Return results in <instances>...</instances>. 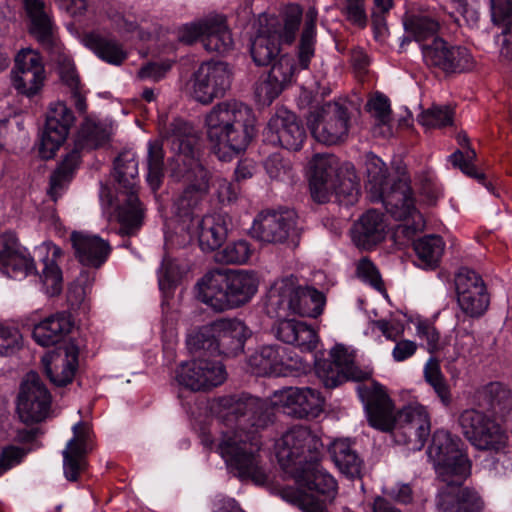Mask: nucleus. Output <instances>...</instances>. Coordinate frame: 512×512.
Returning <instances> with one entry per match:
<instances>
[{
  "label": "nucleus",
  "mask_w": 512,
  "mask_h": 512,
  "mask_svg": "<svg viewBox=\"0 0 512 512\" xmlns=\"http://www.w3.org/2000/svg\"><path fill=\"white\" fill-rule=\"evenodd\" d=\"M300 292L301 285L297 277L288 275L276 279L267 293V314L275 318L294 316Z\"/></svg>",
  "instance_id": "obj_24"
},
{
  "label": "nucleus",
  "mask_w": 512,
  "mask_h": 512,
  "mask_svg": "<svg viewBox=\"0 0 512 512\" xmlns=\"http://www.w3.org/2000/svg\"><path fill=\"white\" fill-rule=\"evenodd\" d=\"M167 140L175 153L172 176L184 181L186 187L173 204L177 221L175 237L166 236V239L178 246H185L197 239L203 251H214L226 240L231 219L224 213L200 217L201 205L209 189V174L199 161L196 149L198 137L189 123L176 120L172 123Z\"/></svg>",
  "instance_id": "obj_2"
},
{
  "label": "nucleus",
  "mask_w": 512,
  "mask_h": 512,
  "mask_svg": "<svg viewBox=\"0 0 512 512\" xmlns=\"http://www.w3.org/2000/svg\"><path fill=\"white\" fill-rule=\"evenodd\" d=\"M278 82L272 80L268 74L265 79L259 81L255 88L257 101L263 105H270L283 91Z\"/></svg>",
  "instance_id": "obj_62"
},
{
  "label": "nucleus",
  "mask_w": 512,
  "mask_h": 512,
  "mask_svg": "<svg viewBox=\"0 0 512 512\" xmlns=\"http://www.w3.org/2000/svg\"><path fill=\"white\" fill-rule=\"evenodd\" d=\"M5 237L6 242L0 250V274L22 280L36 271L34 260L27 250L18 244L13 233Z\"/></svg>",
  "instance_id": "obj_28"
},
{
  "label": "nucleus",
  "mask_w": 512,
  "mask_h": 512,
  "mask_svg": "<svg viewBox=\"0 0 512 512\" xmlns=\"http://www.w3.org/2000/svg\"><path fill=\"white\" fill-rule=\"evenodd\" d=\"M317 376L328 388H335L345 381H363L371 376V371L361 369L354 363V356L343 345H335L330 351V359H315Z\"/></svg>",
  "instance_id": "obj_15"
},
{
  "label": "nucleus",
  "mask_w": 512,
  "mask_h": 512,
  "mask_svg": "<svg viewBox=\"0 0 512 512\" xmlns=\"http://www.w3.org/2000/svg\"><path fill=\"white\" fill-rule=\"evenodd\" d=\"M266 140L278 144L287 150L297 151L305 138V130L294 113L278 109L268 122L265 132Z\"/></svg>",
  "instance_id": "obj_23"
},
{
  "label": "nucleus",
  "mask_w": 512,
  "mask_h": 512,
  "mask_svg": "<svg viewBox=\"0 0 512 512\" xmlns=\"http://www.w3.org/2000/svg\"><path fill=\"white\" fill-rule=\"evenodd\" d=\"M291 477L300 487L315 491L323 497L319 500L312 495H298L295 503L302 512H328L327 503H331L337 495V482L317 460L300 470H294Z\"/></svg>",
  "instance_id": "obj_12"
},
{
  "label": "nucleus",
  "mask_w": 512,
  "mask_h": 512,
  "mask_svg": "<svg viewBox=\"0 0 512 512\" xmlns=\"http://www.w3.org/2000/svg\"><path fill=\"white\" fill-rule=\"evenodd\" d=\"M52 53L57 54L55 61L58 63L59 75L61 81L68 87L73 100L74 106L79 113H85L87 110V103L85 95L83 94L79 75L75 69L72 59L62 52L60 44L57 42V47L48 46Z\"/></svg>",
  "instance_id": "obj_36"
},
{
  "label": "nucleus",
  "mask_w": 512,
  "mask_h": 512,
  "mask_svg": "<svg viewBox=\"0 0 512 512\" xmlns=\"http://www.w3.org/2000/svg\"><path fill=\"white\" fill-rule=\"evenodd\" d=\"M318 11L315 7H309L304 14V27L301 33L299 45V66L301 69H307L314 56L316 42V22Z\"/></svg>",
  "instance_id": "obj_44"
},
{
  "label": "nucleus",
  "mask_w": 512,
  "mask_h": 512,
  "mask_svg": "<svg viewBox=\"0 0 512 512\" xmlns=\"http://www.w3.org/2000/svg\"><path fill=\"white\" fill-rule=\"evenodd\" d=\"M213 337L216 353L236 354L243 350L250 330L245 323L236 318H222L213 322Z\"/></svg>",
  "instance_id": "obj_30"
},
{
  "label": "nucleus",
  "mask_w": 512,
  "mask_h": 512,
  "mask_svg": "<svg viewBox=\"0 0 512 512\" xmlns=\"http://www.w3.org/2000/svg\"><path fill=\"white\" fill-rule=\"evenodd\" d=\"M459 425L464 437L477 450L503 453L508 447L506 430L479 410H464L459 416Z\"/></svg>",
  "instance_id": "obj_11"
},
{
  "label": "nucleus",
  "mask_w": 512,
  "mask_h": 512,
  "mask_svg": "<svg viewBox=\"0 0 512 512\" xmlns=\"http://www.w3.org/2000/svg\"><path fill=\"white\" fill-rule=\"evenodd\" d=\"M386 227L383 214L369 210L354 224L353 242L362 249H371L384 240Z\"/></svg>",
  "instance_id": "obj_35"
},
{
  "label": "nucleus",
  "mask_w": 512,
  "mask_h": 512,
  "mask_svg": "<svg viewBox=\"0 0 512 512\" xmlns=\"http://www.w3.org/2000/svg\"><path fill=\"white\" fill-rule=\"evenodd\" d=\"M303 10L298 4H288L280 16L261 14L251 43V56L259 66H265L279 55L282 45H291L299 30Z\"/></svg>",
  "instance_id": "obj_6"
},
{
  "label": "nucleus",
  "mask_w": 512,
  "mask_h": 512,
  "mask_svg": "<svg viewBox=\"0 0 512 512\" xmlns=\"http://www.w3.org/2000/svg\"><path fill=\"white\" fill-rule=\"evenodd\" d=\"M35 252L44 265L40 278L45 293L49 296L58 295L63 288L62 271L57 264L62 250L52 242H43L36 247Z\"/></svg>",
  "instance_id": "obj_34"
},
{
  "label": "nucleus",
  "mask_w": 512,
  "mask_h": 512,
  "mask_svg": "<svg viewBox=\"0 0 512 512\" xmlns=\"http://www.w3.org/2000/svg\"><path fill=\"white\" fill-rule=\"evenodd\" d=\"M366 108L378 125L386 126L391 121V108L389 99L376 93L367 102Z\"/></svg>",
  "instance_id": "obj_57"
},
{
  "label": "nucleus",
  "mask_w": 512,
  "mask_h": 512,
  "mask_svg": "<svg viewBox=\"0 0 512 512\" xmlns=\"http://www.w3.org/2000/svg\"><path fill=\"white\" fill-rule=\"evenodd\" d=\"M255 126V116L246 104L223 101L205 115V128L213 152L222 161H229L249 145Z\"/></svg>",
  "instance_id": "obj_4"
},
{
  "label": "nucleus",
  "mask_w": 512,
  "mask_h": 512,
  "mask_svg": "<svg viewBox=\"0 0 512 512\" xmlns=\"http://www.w3.org/2000/svg\"><path fill=\"white\" fill-rule=\"evenodd\" d=\"M213 322L198 328L191 329L186 337V345L192 354L208 352L216 353L215 339L213 337Z\"/></svg>",
  "instance_id": "obj_49"
},
{
  "label": "nucleus",
  "mask_w": 512,
  "mask_h": 512,
  "mask_svg": "<svg viewBox=\"0 0 512 512\" xmlns=\"http://www.w3.org/2000/svg\"><path fill=\"white\" fill-rule=\"evenodd\" d=\"M357 390L371 427L382 432L393 431L395 442L408 446L411 451L424 447L431 432L430 416L425 406L411 403L395 415L394 404L381 384L360 385Z\"/></svg>",
  "instance_id": "obj_3"
},
{
  "label": "nucleus",
  "mask_w": 512,
  "mask_h": 512,
  "mask_svg": "<svg viewBox=\"0 0 512 512\" xmlns=\"http://www.w3.org/2000/svg\"><path fill=\"white\" fill-rule=\"evenodd\" d=\"M227 373L219 360L198 357L183 362L176 370L179 385L192 391H207L224 383Z\"/></svg>",
  "instance_id": "obj_19"
},
{
  "label": "nucleus",
  "mask_w": 512,
  "mask_h": 512,
  "mask_svg": "<svg viewBox=\"0 0 512 512\" xmlns=\"http://www.w3.org/2000/svg\"><path fill=\"white\" fill-rule=\"evenodd\" d=\"M265 169L270 178L279 181H291L293 179V168L289 160L279 154H273L265 161Z\"/></svg>",
  "instance_id": "obj_58"
},
{
  "label": "nucleus",
  "mask_w": 512,
  "mask_h": 512,
  "mask_svg": "<svg viewBox=\"0 0 512 512\" xmlns=\"http://www.w3.org/2000/svg\"><path fill=\"white\" fill-rule=\"evenodd\" d=\"M368 178L367 189L373 201H382L388 213L397 220L404 221L398 226V232L408 238L423 230L425 220L415 207V200L406 179H400L393 184L389 191L387 187V167L376 155L370 153L365 161Z\"/></svg>",
  "instance_id": "obj_5"
},
{
  "label": "nucleus",
  "mask_w": 512,
  "mask_h": 512,
  "mask_svg": "<svg viewBox=\"0 0 512 512\" xmlns=\"http://www.w3.org/2000/svg\"><path fill=\"white\" fill-rule=\"evenodd\" d=\"M147 170L149 186L153 190L158 189L164 176L163 145L158 140L148 142Z\"/></svg>",
  "instance_id": "obj_47"
},
{
  "label": "nucleus",
  "mask_w": 512,
  "mask_h": 512,
  "mask_svg": "<svg viewBox=\"0 0 512 512\" xmlns=\"http://www.w3.org/2000/svg\"><path fill=\"white\" fill-rule=\"evenodd\" d=\"M295 61L292 57L284 55L275 63L269 71L270 78L285 88L291 83L296 72Z\"/></svg>",
  "instance_id": "obj_59"
},
{
  "label": "nucleus",
  "mask_w": 512,
  "mask_h": 512,
  "mask_svg": "<svg viewBox=\"0 0 512 512\" xmlns=\"http://www.w3.org/2000/svg\"><path fill=\"white\" fill-rule=\"evenodd\" d=\"M323 443L317 432L304 425L293 426L275 442V454L282 469L293 475L318 456Z\"/></svg>",
  "instance_id": "obj_10"
},
{
  "label": "nucleus",
  "mask_w": 512,
  "mask_h": 512,
  "mask_svg": "<svg viewBox=\"0 0 512 512\" xmlns=\"http://www.w3.org/2000/svg\"><path fill=\"white\" fill-rule=\"evenodd\" d=\"M21 346V334L11 325L0 323V355L7 356L17 351Z\"/></svg>",
  "instance_id": "obj_61"
},
{
  "label": "nucleus",
  "mask_w": 512,
  "mask_h": 512,
  "mask_svg": "<svg viewBox=\"0 0 512 512\" xmlns=\"http://www.w3.org/2000/svg\"><path fill=\"white\" fill-rule=\"evenodd\" d=\"M459 484H445L437 495L438 512H482L484 502L479 494Z\"/></svg>",
  "instance_id": "obj_29"
},
{
  "label": "nucleus",
  "mask_w": 512,
  "mask_h": 512,
  "mask_svg": "<svg viewBox=\"0 0 512 512\" xmlns=\"http://www.w3.org/2000/svg\"><path fill=\"white\" fill-rule=\"evenodd\" d=\"M85 45L91 49L101 60L120 65L127 58V52L116 40L99 33H90L84 38Z\"/></svg>",
  "instance_id": "obj_41"
},
{
  "label": "nucleus",
  "mask_w": 512,
  "mask_h": 512,
  "mask_svg": "<svg viewBox=\"0 0 512 512\" xmlns=\"http://www.w3.org/2000/svg\"><path fill=\"white\" fill-rule=\"evenodd\" d=\"M405 30L412 34L417 42L434 36L438 29L439 23L425 15H413L404 22Z\"/></svg>",
  "instance_id": "obj_52"
},
{
  "label": "nucleus",
  "mask_w": 512,
  "mask_h": 512,
  "mask_svg": "<svg viewBox=\"0 0 512 512\" xmlns=\"http://www.w3.org/2000/svg\"><path fill=\"white\" fill-rule=\"evenodd\" d=\"M196 298L215 312L231 310L227 272L214 269L197 281Z\"/></svg>",
  "instance_id": "obj_25"
},
{
  "label": "nucleus",
  "mask_w": 512,
  "mask_h": 512,
  "mask_svg": "<svg viewBox=\"0 0 512 512\" xmlns=\"http://www.w3.org/2000/svg\"><path fill=\"white\" fill-rule=\"evenodd\" d=\"M73 437L62 451L64 476L69 481H76L86 468V455L92 450L90 427L84 422H77L72 427Z\"/></svg>",
  "instance_id": "obj_22"
},
{
  "label": "nucleus",
  "mask_w": 512,
  "mask_h": 512,
  "mask_svg": "<svg viewBox=\"0 0 512 512\" xmlns=\"http://www.w3.org/2000/svg\"><path fill=\"white\" fill-rule=\"evenodd\" d=\"M111 130L91 117H85L77 134L76 145L81 149H96L107 144Z\"/></svg>",
  "instance_id": "obj_43"
},
{
  "label": "nucleus",
  "mask_w": 512,
  "mask_h": 512,
  "mask_svg": "<svg viewBox=\"0 0 512 512\" xmlns=\"http://www.w3.org/2000/svg\"><path fill=\"white\" fill-rule=\"evenodd\" d=\"M480 5L477 0H447L443 10L455 21L459 22L462 17L465 23L474 27L480 19Z\"/></svg>",
  "instance_id": "obj_48"
},
{
  "label": "nucleus",
  "mask_w": 512,
  "mask_h": 512,
  "mask_svg": "<svg viewBox=\"0 0 512 512\" xmlns=\"http://www.w3.org/2000/svg\"><path fill=\"white\" fill-rule=\"evenodd\" d=\"M249 366L259 376H285L294 368V363L286 348L267 345L249 357Z\"/></svg>",
  "instance_id": "obj_27"
},
{
  "label": "nucleus",
  "mask_w": 512,
  "mask_h": 512,
  "mask_svg": "<svg viewBox=\"0 0 512 512\" xmlns=\"http://www.w3.org/2000/svg\"><path fill=\"white\" fill-rule=\"evenodd\" d=\"M324 402L321 393L310 387L276 390L270 405L248 395L221 397L214 409L225 430L215 445L216 452L239 478L263 485L268 475L262 465V441L257 429L272 421L271 406L296 418H316L323 412Z\"/></svg>",
  "instance_id": "obj_1"
},
{
  "label": "nucleus",
  "mask_w": 512,
  "mask_h": 512,
  "mask_svg": "<svg viewBox=\"0 0 512 512\" xmlns=\"http://www.w3.org/2000/svg\"><path fill=\"white\" fill-rule=\"evenodd\" d=\"M179 279V272L176 264L170 259H163L162 265L158 271V284L164 298L171 295L172 288Z\"/></svg>",
  "instance_id": "obj_60"
},
{
  "label": "nucleus",
  "mask_w": 512,
  "mask_h": 512,
  "mask_svg": "<svg viewBox=\"0 0 512 512\" xmlns=\"http://www.w3.org/2000/svg\"><path fill=\"white\" fill-rule=\"evenodd\" d=\"M308 124L318 142L334 145L344 141L348 136V111L336 102H328L310 115Z\"/></svg>",
  "instance_id": "obj_17"
},
{
  "label": "nucleus",
  "mask_w": 512,
  "mask_h": 512,
  "mask_svg": "<svg viewBox=\"0 0 512 512\" xmlns=\"http://www.w3.org/2000/svg\"><path fill=\"white\" fill-rule=\"evenodd\" d=\"M78 355V348L74 344H68L43 357L46 374L52 383L64 386L73 380L78 367Z\"/></svg>",
  "instance_id": "obj_31"
},
{
  "label": "nucleus",
  "mask_w": 512,
  "mask_h": 512,
  "mask_svg": "<svg viewBox=\"0 0 512 512\" xmlns=\"http://www.w3.org/2000/svg\"><path fill=\"white\" fill-rule=\"evenodd\" d=\"M331 457L340 472L354 479L361 475L363 461L352 448L348 439L335 440L330 448Z\"/></svg>",
  "instance_id": "obj_40"
},
{
  "label": "nucleus",
  "mask_w": 512,
  "mask_h": 512,
  "mask_svg": "<svg viewBox=\"0 0 512 512\" xmlns=\"http://www.w3.org/2000/svg\"><path fill=\"white\" fill-rule=\"evenodd\" d=\"M202 44L208 52L225 54L233 48V38L223 15L206 17Z\"/></svg>",
  "instance_id": "obj_39"
},
{
  "label": "nucleus",
  "mask_w": 512,
  "mask_h": 512,
  "mask_svg": "<svg viewBox=\"0 0 512 512\" xmlns=\"http://www.w3.org/2000/svg\"><path fill=\"white\" fill-rule=\"evenodd\" d=\"M418 122L427 128H441L452 124L453 111L448 106H433L418 116Z\"/></svg>",
  "instance_id": "obj_55"
},
{
  "label": "nucleus",
  "mask_w": 512,
  "mask_h": 512,
  "mask_svg": "<svg viewBox=\"0 0 512 512\" xmlns=\"http://www.w3.org/2000/svg\"><path fill=\"white\" fill-rule=\"evenodd\" d=\"M357 275L362 281L371 285L375 290L379 292L384 291L381 276L376 266L370 260L363 258L359 261L357 265Z\"/></svg>",
  "instance_id": "obj_64"
},
{
  "label": "nucleus",
  "mask_w": 512,
  "mask_h": 512,
  "mask_svg": "<svg viewBox=\"0 0 512 512\" xmlns=\"http://www.w3.org/2000/svg\"><path fill=\"white\" fill-rule=\"evenodd\" d=\"M295 227L292 212H262L253 221L252 235L265 243H282Z\"/></svg>",
  "instance_id": "obj_26"
},
{
  "label": "nucleus",
  "mask_w": 512,
  "mask_h": 512,
  "mask_svg": "<svg viewBox=\"0 0 512 512\" xmlns=\"http://www.w3.org/2000/svg\"><path fill=\"white\" fill-rule=\"evenodd\" d=\"M489 404L492 410L498 414H505L512 408V392L501 383H490L486 387Z\"/></svg>",
  "instance_id": "obj_54"
},
{
  "label": "nucleus",
  "mask_w": 512,
  "mask_h": 512,
  "mask_svg": "<svg viewBox=\"0 0 512 512\" xmlns=\"http://www.w3.org/2000/svg\"><path fill=\"white\" fill-rule=\"evenodd\" d=\"M71 241L76 257L86 266L100 267L106 262L111 252L109 242L98 235L73 232L71 234Z\"/></svg>",
  "instance_id": "obj_32"
},
{
  "label": "nucleus",
  "mask_w": 512,
  "mask_h": 512,
  "mask_svg": "<svg viewBox=\"0 0 512 512\" xmlns=\"http://www.w3.org/2000/svg\"><path fill=\"white\" fill-rule=\"evenodd\" d=\"M173 63L174 61L170 59L147 63L138 71V78L141 80L159 81L170 71Z\"/></svg>",
  "instance_id": "obj_63"
},
{
  "label": "nucleus",
  "mask_w": 512,
  "mask_h": 512,
  "mask_svg": "<svg viewBox=\"0 0 512 512\" xmlns=\"http://www.w3.org/2000/svg\"><path fill=\"white\" fill-rule=\"evenodd\" d=\"M417 265L423 269H435L444 253L445 243L438 235H427L413 244Z\"/></svg>",
  "instance_id": "obj_42"
},
{
  "label": "nucleus",
  "mask_w": 512,
  "mask_h": 512,
  "mask_svg": "<svg viewBox=\"0 0 512 512\" xmlns=\"http://www.w3.org/2000/svg\"><path fill=\"white\" fill-rule=\"evenodd\" d=\"M114 178L119 185L115 212L127 234H132L142 224L144 208L139 201L138 161L132 152L121 153L114 162Z\"/></svg>",
  "instance_id": "obj_8"
},
{
  "label": "nucleus",
  "mask_w": 512,
  "mask_h": 512,
  "mask_svg": "<svg viewBox=\"0 0 512 512\" xmlns=\"http://www.w3.org/2000/svg\"><path fill=\"white\" fill-rule=\"evenodd\" d=\"M50 403V394L39 375L33 371L27 373L17 399L16 409L20 420L27 424L42 421L49 411Z\"/></svg>",
  "instance_id": "obj_21"
},
{
  "label": "nucleus",
  "mask_w": 512,
  "mask_h": 512,
  "mask_svg": "<svg viewBox=\"0 0 512 512\" xmlns=\"http://www.w3.org/2000/svg\"><path fill=\"white\" fill-rule=\"evenodd\" d=\"M94 275L89 272H81L78 278L69 287L68 301L72 306H80L91 292Z\"/></svg>",
  "instance_id": "obj_56"
},
{
  "label": "nucleus",
  "mask_w": 512,
  "mask_h": 512,
  "mask_svg": "<svg viewBox=\"0 0 512 512\" xmlns=\"http://www.w3.org/2000/svg\"><path fill=\"white\" fill-rule=\"evenodd\" d=\"M26 14L30 20V32L45 47L56 46V25L51 10L42 0H23Z\"/></svg>",
  "instance_id": "obj_33"
},
{
  "label": "nucleus",
  "mask_w": 512,
  "mask_h": 512,
  "mask_svg": "<svg viewBox=\"0 0 512 512\" xmlns=\"http://www.w3.org/2000/svg\"><path fill=\"white\" fill-rule=\"evenodd\" d=\"M299 296L295 315L317 317L322 313L325 305V296L322 292L312 287L301 286Z\"/></svg>",
  "instance_id": "obj_50"
},
{
  "label": "nucleus",
  "mask_w": 512,
  "mask_h": 512,
  "mask_svg": "<svg viewBox=\"0 0 512 512\" xmlns=\"http://www.w3.org/2000/svg\"><path fill=\"white\" fill-rule=\"evenodd\" d=\"M422 55L428 66L445 73L467 72L475 66V60L466 47L450 45L438 37L430 44L422 45Z\"/></svg>",
  "instance_id": "obj_20"
},
{
  "label": "nucleus",
  "mask_w": 512,
  "mask_h": 512,
  "mask_svg": "<svg viewBox=\"0 0 512 512\" xmlns=\"http://www.w3.org/2000/svg\"><path fill=\"white\" fill-rule=\"evenodd\" d=\"M75 120L73 111L64 101L49 103L39 144V153L43 159L54 157L66 141Z\"/></svg>",
  "instance_id": "obj_16"
},
{
  "label": "nucleus",
  "mask_w": 512,
  "mask_h": 512,
  "mask_svg": "<svg viewBox=\"0 0 512 512\" xmlns=\"http://www.w3.org/2000/svg\"><path fill=\"white\" fill-rule=\"evenodd\" d=\"M462 441L444 430H437L428 447L427 455L444 484H459L471 472V462L462 450Z\"/></svg>",
  "instance_id": "obj_9"
},
{
  "label": "nucleus",
  "mask_w": 512,
  "mask_h": 512,
  "mask_svg": "<svg viewBox=\"0 0 512 512\" xmlns=\"http://www.w3.org/2000/svg\"><path fill=\"white\" fill-rule=\"evenodd\" d=\"M473 319L460 314L456 315V323L453 328L454 346L457 353H463L474 343Z\"/></svg>",
  "instance_id": "obj_53"
},
{
  "label": "nucleus",
  "mask_w": 512,
  "mask_h": 512,
  "mask_svg": "<svg viewBox=\"0 0 512 512\" xmlns=\"http://www.w3.org/2000/svg\"><path fill=\"white\" fill-rule=\"evenodd\" d=\"M252 254L253 248L247 240H237L218 251L216 260L226 264H245Z\"/></svg>",
  "instance_id": "obj_51"
},
{
  "label": "nucleus",
  "mask_w": 512,
  "mask_h": 512,
  "mask_svg": "<svg viewBox=\"0 0 512 512\" xmlns=\"http://www.w3.org/2000/svg\"><path fill=\"white\" fill-rule=\"evenodd\" d=\"M457 304L463 316L480 318L488 310L490 296L482 277L469 268H461L455 277Z\"/></svg>",
  "instance_id": "obj_18"
},
{
  "label": "nucleus",
  "mask_w": 512,
  "mask_h": 512,
  "mask_svg": "<svg viewBox=\"0 0 512 512\" xmlns=\"http://www.w3.org/2000/svg\"><path fill=\"white\" fill-rule=\"evenodd\" d=\"M232 72L222 61L203 62L191 75L187 90L193 100L209 105L223 97L231 86Z\"/></svg>",
  "instance_id": "obj_13"
},
{
  "label": "nucleus",
  "mask_w": 512,
  "mask_h": 512,
  "mask_svg": "<svg viewBox=\"0 0 512 512\" xmlns=\"http://www.w3.org/2000/svg\"><path fill=\"white\" fill-rule=\"evenodd\" d=\"M227 272L228 291L232 309L238 308L251 300L259 286V278L253 271L225 270Z\"/></svg>",
  "instance_id": "obj_38"
},
{
  "label": "nucleus",
  "mask_w": 512,
  "mask_h": 512,
  "mask_svg": "<svg viewBox=\"0 0 512 512\" xmlns=\"http://www.w3.org/2000/svg\"><path fill=\"white\" fill-rule=\"evenodd\" d=\"M456 139L463 150H456L449 156V161L454 167L459 168L467 176L482 179L483 175L477 172L473 163L477 155L475 150L469 144L468 136L466 133L460 132Z\"/></svg>",
  "instance_id": "obj_45"
},
{
  "label": "nucleus",
  "mask_w": 512,
  "mask_h": 512,
  "mask_svg": "<svg viewBox=\"0 0 512 512\" xmlns=\"http://www.w3.org/2000/svg\"><path fill=\"white\" fill-rule=\"evenodd\" d=\"M78 163L79 153L73 151L65 157L61 166L51 175L48 194L52 200L56 201L62 195L70 180V175Z\"/></svg>",
  "instance_id": "obj_46"
},
{
  "label": "nucleus",
  "mask_w": 512,
  "mask_h": 512,
  "mask_svg": "<svg viewBox=\"0 0 512 512\" xmlns=\"http://www.w3.org/2000/svg\"><path fill=\"white\" fill-rule=\"evenodd\" d=\"M311 197L318 203H326L335 194L348 198L352 203L358 194V178L352 163H340L331 154H316L309 164Z\"/></svg>",
  "instance_id": "obj_7"
},
{
  "label": "nucleus",
  "mask_w": 512,
  "mask_h": 512,
  "mask_svg": "<svg viewBox=\"0 0 512 512\" xmlns=\"http://www.w3.org/2000/svg\"><path fill=\"white\" fill-rule=\"evenodd\" d=\"M72 325L69 315L56 313L36 324L32 336L36 343L43 347L53 346L70 333Z\"/></svg>",
  "instance_id": "obj_37"
},
{
  "label": "nucleus",
  "mask_w": 512,
  "mask_h": 512,
  "mask_svg": "<svg viewBox=\"0 0 512 512\" xmlns=\"http://www.w3.org/2000/svg\"><path fill=\"white\" fill-rule=\"evenodd\" d=\"M46 80L47 74L39 52L31 48L19 50L10 72L11 85L17 94L32 99L41 94Z\"/></svg>",
  "instance_id": "obj_14"
}]
</instances>
